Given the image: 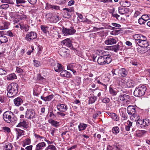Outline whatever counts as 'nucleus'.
Masks as SVG:
<instances>
[{
	"label": "nucleus",
	"mask_w": 150,
	"mask_h": 150,
	"mask_svg": "<svg viewBox=\"0 0 150 150\" xmlns=\"http://www.w3.org/2000/svg\"><path fill=\"white\" fill-rule=\"evenodd\" d=\"M18 86L16 83H12L9 84L7 88V96L9 98L16 95L18 92Z\"/></svg>",
	"instance_id": "f257e3e1"
},
{
	"label": "nucleus",
	"mask_w": 150,
	"mask_h": 150,
	"mask_svg": "<svg viewBox=\"0 0 150 150\" xmlns=\"http://www.w3.org/2000/svg\"><path fill=\"white\" fill-rule=\"evenodd\" d=\"M4 120L8 123H12L16 122L17 118L13 113L10 111H7L5 112L3 115Z\"/></svg>",
	"instance_id": "f03ea898"
},
{
	"label": "nucleus",
	"mask_w": 150,
	"mask_h": 150,
	"mask_svg": "<svg viewBox=\"0 0 150 150\" xmlns=\"http://www.w3.org/2000/svg\"><path fill=\"white\" fill-rule=\"evenodd\" d=\"M111 54H108L100 57L98 59L97 62L99 65H103L106 64H109L111 62Z\"/></svg>",
	"instance_id": "7ed1b4c3"
},
{
	"label": "nucleus",
	"mask_w": 150,
	"mask_h": 150,
	"mask_svg": "<svg viewBox=\"0 0 150 150\" xmlns=\"http://www.w3.org/2000/svg\"><path fill=\"white\" fill-rule=\"evenodd\" d=\"M146 90V88L145 86H139L138 88H135L134 95L135 96L138 97L142 96L145 94Z\"/></svg>",
	"instance_id": "20e7f679"
},
{
	"label": "nucleus",
	"mask_w": 150,
	"mask_h": 150,
	"mask_svg": "<svg viewBox=\"0 0 150 150\" xmlns=\"http://www.w3.org/2000/svg\"><path fill=\"white\" fill-rule=\"evenodd\" d=\"M140 39L138 42H139L138 45L142 47L146 48L149 45V44L147 40L146 37L141 34H140Z\"/></svg>",
	"instance_id": "39448f33"
},
{
	"label": "nucleus",
	"mask_w": 150,
	"mask_h": 150,
	"mask_svg": "<svg viewBox=\"0 0 150 150\" xmlns=\"http://www.w3.org/2000/svg\"><path fill=\"white\" fill-rule=\"evenodd\" d=\"M136 106L132 105H129L127 108V112L128 115H131V117H134V118L139 116L136 113Z\"/></svg>",
	"instance_id": "423d86ee"
},
{
	"label": "nucleus",
	"mask_w": 150,
	"mask_h": 150,
	"mask_svg": "<svg viewBox=\"0 0 150 150\" xmlns=\"http://www.w3.org/2000/svg\"><path fill=\"white\" fill-rule=\"evenodd\" d=\"M76 32L73 27H71L69 28H68L63 27L62 32L64 36H67L74 34Z\"/></svg>",
	"instance_id": "0eeeda50"
},
{
	"label": "nucleus",
	"mask_w": 150,
	"mask_h": 150,
	"mask_svg": "<svg viewBox=\"0 0 150 150\" xmlns=\"http://www.w3.org/2000/svg\"><path fill=\"white\" fill-rule=\"evenodd\" d=\"M37 37V33L34 31H31L28 32L26 35L25 39L28 41L30 42L36 38Z\"/></svg>",
	"instance_id": "6e6552de"
},
{
	"label": "nucleus",
	"mask_w": 150,
	"mask_h": 150,
	"mask_svg": "<svg viewBox=\"0 0 150 150\" xmlns=\"http://www.w3.org/2000/svg\"><path fill=\"white\" fill-rule=\"evenodd\" d=\"M13 18V21L14 23H17L20 20H24L27 18V16L25 14L20 15L18 14H15L12 16Z\"/></svg>",
	"instance_id": "1a4fd4ad"
},
{
	"label": "nucleus",
	"mask_w": 150,
	"mask_h": 150,
	"mask_svg": "<svg viewBox=\"0 0 150 150\" xmlns=\"http://www.w3.org/2000/svg\"><path fill=\"white\" fill-rule=\"evenodd\" d=\"M35 113L31 109H27L25 113V117L28 119H31L34 117Z\"/></svg>",
	"instance_id": "9d476101"
},
{
	"label": "nucleus",
	"mask_w": 150,
	"mask_h": 150,
	"mask_svg": "<svg viewBox=\"0 0 150 150\" xmlns=\"http://www.w3.org/2000/svg\"><path fill=\"white\" fill-rule=\"evenodd\" d=\"M119 111L122 120H127L128 116L126 112L125 108H122L119 109Z\"/></svg>",
	"instance_id": "9b49d317"
},
{
	"label": "nucleus",
	"mask_w": 150,
	"mask_h": 150,
	"mask_svg": "<svg viewBox=\"0 0 150 150\" xmlns=\"http://www.w3.org/2000/svg\"><path fill=\"white\" fill-rule=\"evenodd\" d=\"M29 123L28 121L23 120H20V122L16 126L17 127H23L27 129L29 127Z\"/></svg>",
	"instance_id": "f8f14e48"
},
{
	"label": "nucleus",
	"mask_w": 150,
	"mask_h": 150,
	"mask_svg": "<svg viewBox=\"0 0 150 150\" xmlns=\"http://www.w3.org/2000/svg\"><path fill=\"white\" fill-rule=\"evenodd\" d=\"M118 99L122 101H125L126 103L129 102L131 100L130 96L125 94H121L118 97Z\"/></svg>",
	"instance_id": "ddd939ff"
},
{
	"label": "nucleus",
	"mask_w": 150,
	"mask_h": 150,
	"mask_svg": "<svg viewBox=\"0 0 150 150\" xmlns=\"http://www.w3.org/2000/svg\"><path fill=\"white\" fill-rule=\"evenodd\" d=\"M58 110L62 112H65L68 109L67 106L65 104H59L57 105Z\"/></svg>",
	"instance_id": "4468645a"
},
{
	"label": "nucleus",
	"mask_w": 150,
	"mask_h": 150,
	"mask_svg": "<svg viewBox=\"0 0 150 150\" xmlns=\"http://www.w3.org/2000/svg\"><path fill=\"white\" fill-rule=\"evenodd\" d=\"M71 42V40L69 38H67L62 41V44L63 45H64L67 47L72 49L73 48V46Z\"/></svg>",
	"instance_id": "2eb2a0df"
},
{
	"label": "nucleus",
	"mask_w": 150,
	"mask_h": 150,
	"mask_svg": "<svg viewBox=\"0 0 150 150\" xmlns=\"http://www.w3.org/2000/svg\"><path fill=\"white\" fill-rule=\"evenodd\" d=\"M19 25L21 30H24L25 32L28 31L30 26L28 24L24 23L23 21L20 22L19 23Z\"/></svg>",
	"instance_id": "dca6fc26"
},
{
	"label": "nucleus",
	"mask_w": 150,
	"mask_h": 150,
	"mask_svg": "<svg viewBox=\"0 0 150 150\" xmlns=\"http://www.w3.org/2000/svg\"><path fill=\"white\" fill-rule=\"evenodd\" d=\"M117 40L115 38H108L105 41V44L107 45L114 44L116 43Z\"/></svg>",
	"instance_id": "f3484780"
},
{
	"label": "nucleus",
	"mask_w": 150,
	"mask_h": 150,
	"mask_svg": "<svg viewBox=\"0 0 150 150\" xmlns=\"http://www.w3.org/2000/svg\"><path fill=\"white\" fill-rule=\"evenodd\" d=\"M107 150H122L121 146L118 144L111 146L109 145L107 147Z\"/></svg>",
	"instance_id": "a211bd4d"
},
{
	"label": "nucleus",
	"mask_w": 150,
	"mask_h": 150,
	"mask_svg": "<svg viewBox=\"0 0 150 150\" xmlns=\"http://www.w3.org/2000/svg\"><path fill=\"white\" fill-rule=\"evenodd\" d=\"M60 75L63 77L68 78H70L71 76L70 73L66 70L62 71L60 73Z\"/></svg>",
	"instance_id": "6ab92c4d"
},
{
	"label": "nucleus",
	"mask_w": 150,
	"mask_h": 150,
	"mask_svg": "<svg viewBox=\"0 0 150 150\" xmlns=\"http://www.w3.org/2000/svg\"><path fill=\"white\" fill-rule=\"evenodd\" d=\"M46 146L45 143L44 142L39 143L36 145L35 150H42Z\"/></svg>",
	"instance_id": "aec40b11"
},
{
	"label": "nucleus",
	"mask_w": 150,
	"mask_h": 150,
	"mask_svg": "<svg viewBox=\"0 0 150 150\" xmlns=\"http://www.w3.org/2000/svg\"><path fill=\"white\" fill-rule=\"evenodd\" d=\"M46 8L52 9V10H60V7L58 6L51 5L50 4H47L46 7Z\"/></svg>",
	"instance_id": "412c9836"
},
{
	"label": "nucleus",
	"mask_w": 150,
	"mask_h": 150,
	"mask_svg": "<svg viewBox=\"0 0 150 150\" xmlns=\"http://www.w3.org/2000/svg\"><path fill=\"white\" fill-rule=\"evenodd\" d=\"M14 103L15 105L19 106L23 103L22 99L20 97H18L13 100Z\"/></svg>",
	"instance_id": "4be33fe9"
},
{
	"label": "nucleus",
	"mask_w": 150,
	"mask_h": 150,
	"mask_svg": "<svg viewBox=\"0 0 150 150\" xmlns=\"http://www.w3.org/2000/svg\"><path fill=\"white\" fill-rule=\"evenodd\" d=\"M132 122L129 120L125 123V129L126 131H129L130 130V129L132 127Z\"/></svg>",
	"instance_id": "5701e85b"
},
{
	"label": "nucleus",
	"mask_w": 150,
	"mask_h": 150,
	"mask_svg": "<svg viewBox=\"0 0 150 150\" xmlns=\"http://www.w3.org/2000/svg\"><path fill=\"white\" fill-rule=\"evenodd\" d=\"M54 70L56 72H60L63 70L62 66V64L57 63L54 66Z\"/></svg>",
	"instance_id": "b1692460"
},
{
	"label": "nucleus",
	"mask_w": 150,
	"mask_h": 150,
	"mask_svg": "<svg viewBox=\"0 0 150 150\" xmlns=\"http://www.w3.org/2000/svg\"><path fill=\"white\" fill-rule=\"evenodd\" d=\"M48 122L51 124L53 126L56 127H58L60 125L59 122H58L52 119H49Z\"/></svg>",
	"instance_id": "393cba45"
},
{
	"label": "nucleus",
	"mask_w": 150,
	"mask_h": 150,
	"mask_svg": "<svg viewBox=\"0 0 150 150\" xmlns=\"http://www.w3.org/2000/svg\"><path fill=\"white\" fill-rule=\"evenodd\" d=\"M12 148V145L9 143L4 144L3 146V150H11Z\"/></svg>",
	"instance_id": "a878e982"
},
{
	"label": "nucleus",
	"mask_w": 150,
	"mask_h": 150,
	"mask_svg": "<svg viewBox=\"0 0 150 150\" xmlns=\"http://www.w3.org/2000/svg\"><path fill=\"white\" fill-rule=\"evenodd\" d=\"M87 127V125L86 124L83 122L80 123L78 126L79 131H81L85 130Z\"/></svg>",
	"instance_id": "bb28decb"
},
{
	"label": "nucleus",
	"mask_w": 150,
	"mask_h": 150,
	"mask_svg": "<svg viewBox=\"0 0 150 150\" xmlns=\"http://www.w3.org/2000/svg\"><path fill=\"white\" fill-rule=\"evenodd\" d=\"M119 73L122 77H125L128 74V72L126 69L124 68H122L119 69Z\"/></svg>",
	"instance_id": "cd10ccee"
},
{
	"label": "nucleus",
	"mask_w": 150,
	"mask_h": 150,
	"mask_svg": "<svg viewBox=\"0 0 150 150\" xmlns=\"http://www.w3.org/2000/svg\"><path fill=\"white\" fill-rule=\"evenodd\" d=\"M15 130L17 132V139H18L20 137L23 135L24 134L25 131L24 130H22L18 128L16 129Z\"/></svg>",
	"instance_id": "c85d7f7f"
},
{
	"label": "nucleus",
	"mask_w": 150,
	"mask_h": 150,
	"mask_svg": "<svg viewBox=\"0 0 150 150\" xmlns=\"http://www.w3.org/2000/svg\"><path fill=\"white\" fill-rule=\"evenodd\" d=\"M134 85V81L131 80H128L125 84L126 87L129 88L133 87Z\"/></svg>",
	"instance_id": "c756f323"
},
{
	"label": "nucleus",
	"mask_w": 150,
	"mask_h": 150,
	"mask_svg": "<svg viewBox=\"0 0 150 150\" xmlns=\"http://www.w3.org/2000/svg\"><path fill=\"white\" fill-rule=\"evenodd\" d=\"M8 41V39L4 35H0V45L2 43L6 42Z\"/></svg>",
	"instance_id": "7c9ffc66"
},
{
	"label": "nucleus",
	"mask_w": 150,
	"mask_h": 150,
	"mask_svg": "<svg viewBox=\"0 0 150 150\" xmlns=\"http://www.w3.org/2000/svg\"><path fill=\"white\" fill-rule=\"evenodd\" d=\"M140 116H137L133 120L135 121H137L136 125L137 127L139 128V127L141 126V124L143 123V120H139Z\"/></svg>",
	"instance_id": "2f4dec72"
},
{
	"label": "nucleus",
	"mask_w": 150,
	"mask_h": 150,
	"mask_svg": "<svg viewBox=\"0 0 150 150\" xmlns=\"http://www.w3.org/2000/svg\"><path fill=\"white\" fill-rule=\"evenodd\" d=\"M147 132V131L145 130H138L136 132V136L139 137H143Z\"/></svg>",
	"instance_id": "473e14b6"
},
{
	"label": "nucleus",
	"mask_w": 150,
	"mask_h": 150,
	"mask_svg": "<svg viewBox=\"0 0 150 150\" xmlns=\"http://www.w3.org/2000/svg\"><path fill=\"white\" fill-rule=\"evenodd\" d=\"M109 93L112 96H115L116 95L117 92L115 88H112L110 86L109 87Z\"/></svg>",
	"instance_id": "72a5a7b5"
},
{
	"label": "nucleus",
	"mask_w": 150,
	"mask_h": 150,
	"mask_svg": "<svg viewBox=\"0 0 150 150\" xmlns=\"http://www.w3.org/2000/svg\"><path fill=\"white\" fill-rule=\"evenodd\" d=\"M17 77L14 73H12L7 76V79L8 80H13L14 79H16Z\"/></svg>",
	"instance_id": "f704fd0d"
},
{
	"label": "nucleus",
	"mask_w": 150,
	"mask_h": 150,
	"mask_svg": "<svg viewBox=\"0 0 150 150\" xmlns=\"http://www.w3.org/2000/svg\"><path fill=\"white\" fill-rule=\"evenodd\" d=\"M97 98L96 96H91L89 98V104H92L94 103L97 100Z\"/></svg>",
	"instance_id": "c9c22d12"
},
{
	"label": "nucleus",
	"mask_w": 150,
	"mask_h": 150,
	"mask_svg": "<svg viewBox=\"0 0 150 150\" xmlns=\"http://www.w3.org/2000/svg\"><path fill=\"white\" fill-rule=\"evenodd\" d=\"M113 51L117 52L118 50H120L122 48V47L120 46L118 44L113 45Z\"/></svg>",
	"instance_id": "e433bc0d"
},
{
	"label": "nucleus",
	"mask_w": 150,
	"mask_h": 150,
	"mask_svg": "<svg viewBox=\"0 0 150 150\" xmlns=\"http://www.w3.org/2000/svg\"><path fill=\"white\" fill-rule=\"evenodd\" d=\"M143 121L145 125L146 128H147V127L150 125V120L148 119H145L143 120Z\"/></svg>",
	"instance_id": "4c0bfd02"
},
{
	"label": "nucleus",
	"mask_w": 150,
	"mask_h": 150,
	"mask_svg": "<svg viewBox=\"0 0 150 150\" xmlns=\"http://www.w3.org/2000/svg\"><path fill=\"white\" fill-rule=\"evenodd\" d=\"M76 65V64L75 63H72L68 64L67 66V69L71 71L74 69Z\"/></svg>",
	"instance_id": "58836bf2"
},
{
	"label": "nucleus",
	"mask_w": 150,
	"mask_h": 150,
	"mask_svg": "<svg viewBox=\"0 0 150 150\" xmlns=\"http://www.w3.org/2000/svg\"><path fill=\"white\" fill-rule=\"evenodd\" d=\"M49 28L48 26H45L44 25H42L40 26V28L42 31L45 33H47V29Z\"/></svg>",
	"instance_id": "ea45409f"
},
{
	"label": "nucleus",
	"mask_w": 150,
	"mask_h": 150,
	"mask_svg": "<svg viewBox=\"0 0 150 150\" xmlns=\"http://www.w3.org/2000/svg\"><path fill=\"white\" fill-rule=\"evenodd\" d=\"M140 35V34H137L135 35L134 36V39L135 40V42L136 44H137L138 45L139 43L138 42V40H139Z\"/></svg>",
	"instance_id": "a19ab883"
},
{
	"label": "nucleus",
	"mask_w": 150,
	"mask_h": 150,
	"mask_svg": "<svg viewBox=\"0 0 150 150\" xmlns=\"http://www.w3.org/2000/svg\"><path fill=\"white\" fill-rule=\"evenodd\" d=\"M119 12L120 13L122 14L126 13L127 11L126 10L125 8L120 7L119 8Z\"/></svg>",
	"instance_id": "79ce46f5"
},
{
	"label": "nucleus",
	"mask_w": 150,
	"mask_h": 150,
	"mask_svg": "<svg viewBox=\"0 0 150 150\" xmlns=\"http://www.w3.org/2000/svg\"><path fill=\"white\" fill-rule=\"evenodd\" d=\"M51 150H57L55 146L53 145H49L47 147H46L45 150H48L49 149Z\"/></svg>",
	"instance_id": "37998d69"
},
{
	"label": "nucleus",
	"mask_w": 150,
	"mask_h": 150,
	"mask_svg": "<svg viewBox=\"0 0 150 150\" xmlns=\"http://www.w3.org/2000/svg\"><path fill=\"white\" fill-rule=\"evenodd\" d=\"M119 129L117 127H114L112 128V131L113 133L115 134H117L119 132Z\"/></svg>",
	"instance_id": "c03bdc74"
},
{
	"label": "nucleus",
	"mask_w": 150,
	"mask_h": 150,
	"mask_svg": "<svg viewBox=\"0 0 150 150\" xmlns=\"http://www.w3.org/2000/svg\"><path fill=\"white\" fill-rule=\"evenodd\" d=\"M141 17L146 22L150 19V15L149 14H144L142 15Z\"/></svg>",
	"instance_id": "a18cd8bd"
},
{
	"label": "nucleus",
	"mask_w": 150,
	"mask_h": 150,
	"mask_svg": "<svg viewBox=\"0 0 150 150\" xmlns=\"http://www.w3.org/2000/svg\"><path fill=\"white\" fill-rule=\"evenodd\" d=\"M130 63L133 66H135L136 67H137L138 65L139 64V63L137 61L134 59L132 60L131 61Z\"/></svg>",
	"instance_id": "49530a36"
},
{
	"label": "nucleus",
	"mask_w": 150,
	"mask_h": 150,
	"mask_svg": "<svg viewBox=\"0 0 150 150\" xmlns=\"http://www.w3.org/2000/svg\"><path fill=\"white\" fill-rule=\"evenodd\" d=\"M9 7V5L8 4H6L1 5L0 6V8L1 9L6 10Z\"/></svg>",
	"instance_id": "de8ad7c7"
},
{
	"label": "nucleus",
	"mask_w": 150,
	"mask_h": 150,
	"mask_svg": "<svg viewBox=\"0 0 150 150\" xmlns=\"http://www.w3.org/2000/svg\"><path fill=\"white\" fill-rule=\"evenodd\" d=\"M49 61V64L52 66H54L57 64V62H55L53 59H50Z\"/></svg>",
	"instance_id": "09e8293b"
},
{
	"label": "nucleus",
	"mask_w": 150,
	"mask_h": 150,
	"mask_svg": "<svg viewBox=\"0 0 150 150\" xmlns=\"http://www.w3.org/2000/svg\"><path fill=\"white\" fill-rule=\"evenodd\" d=\"M54 97V95L53 94H51L45 97V98L46 102L50 101Z\"/></svg>",
	"instance_id": "8fccbe9b"
},
{
	"label": "nucleus",
	"mask_w": 150,
	"mask_h": 150,
	"mask_svg": "<svg viewBox=\"0 0 150 150\" xmlns=\"http://www.w3.org/2000/svg\"><path fill=\"white\" fill-rule=\"evenodd\" d=\"M10 23L8 22H5L4 23V27L2 29H7L8 28Z\"/></svg>",
	"instance_id": "3c124183"
},
{
	"label": "nucleus",
	"mask_w": 150,
	"mask_h": 150,
	"mask_svg": "<svg viewBox=\"0 0 150 150\" xmlns=\"http://www.w3.org/2000/svg\"><path fill=\"white\" fill-rule=\"evenodd\" d=\"M33 62L34 65L36 67H38L40 65V62L39 61L34 59Z\"/></svg>",
	"instance_id": "603ef678"
},
{
	"label": "nucleus",
	"mask_w": 150,
	"mask_h": 150,
	"mask_svg": "<svg viewBox=\"0 0 150 150\" xmlns=\"http://www.w3.org/2000/svg\"><path fill=\"white\" fill-rule=\"evenodd\" d=\"M63 10H66V11H65V12H71L73 11H74V8L73 7H71L70 8H64L63 9Z\"/></svg>",
	"instance_id": "864d4df0"
},
{
	"label": "nucleus",
	"mask_w": 150,
	"mask_h": 150,
	"mask_svg": "<svg viewBox=\"0 0 150 150\" xmlns=\"http://www.w3.org/2000/svg\"><path fill=\"white\" fill-rule=\"evenodd\" d=\"M146 22V21L142 17L139 18L138 20V23L140 25L144 24Z\"/></svg>",
	"instance_id": "5fc2aeb1"
},
{
	"label": "nucleus",
	"mask_w": 150,
	"mask_h": 150,
	"mask_svg": "<svg viewBox=\"0 0 150 150\" xmlns=\"http://www.w3.org/2000/svg\"><path fill=\"white\" fill-rule=\"evenodd\" d=\"M2 3H6L11 4H13L14 2L13 0H1Z\"/></svg>",
	"instance_id": "6e6d98bb"
},
{
	"label": "nucleus",
	"mask_w": 150,
	"mask_h": 150,
	"mask_svg": "<svg viewBox=\"0 0 150 150\" xmlns=\"http://www.w3.org/2000/svg\"><path fill=\"white\" fill-rule=\"evenodd\" d=\"M70 12H64V16L65 18L69 19L71 17V14Z\"/></svg>",
	"instance_id": "4d7b16f0"
},
{
	"label": "nucleus",
	"mask_w": 150,
	"mask_h": 150,
	"mask_svg": "<svg viewBox=\"0 0 150 150\" xmlns=\"http://www.w3.org/2000/svg\"><path fill=\"white\" fill-rule=\"evenodd\" d=\"M123 4L124 6L128 7L131 5V4L130 2L126 0L123 2Z\"/></svg>",
	"instance_id": "13d9d810"
},
{
	"label": "nucleus",
	"mask_w": 150,
	"mask_h": 150,
	"mask_svg": "<svg viewBox=\"0 0 150 150\" xmlns=\"http://www.w3.org/2000/svg\"><path fill=\"white\" fill-rule=\"evenodd\" d=\"M40 91H39L37 88H34L33 91V94L34 96H38L40 94Z\"/></svg>",
	"instance_id": "bf43d9fd"
},
{
	"label": "nucleus",
	"mask_w": 150,
	"mask_h": 150,
	"mask_svg": "<svg viewBox=\"0 0 150 150\" xmlns=\"http://www.w3.org/2000/svg\"><path fill=\"white\" fill-rule=\"evenodd\" d=\"M37 79L42 82L45 79V78L42 76L41 75L39 74L37 75Z\"/></svg>",
	"instance_id": "052dcab7"
},
{
	"label": "nucleus",
	"mask_w": 150,
	"mask_h": 150,
	"mask_svg": "<svg viewBox=\"0 0 150 150\" xmlns=\"http://www.w3.org/2000/svg\"><path fill=\"white\" fill-rule=\"evenodd\" d=\"M57 1V3L59 4H64L66 2V0H55Z\"/></svg>",
	"instance_id": "680f3d73"
},
{
	"label": "nucleus",
	"mask_w": 150,
	"mask_h": 150,
	"mask_svg": "<svg viewBox=\"0 0 150 150\" xmlns=\"http://www.w3.org/2000/svg\"><path fill=\"white\" fill-rule=\"evenodd\" d=\"M63 112L62 111H59V112H57V113L58 116L63 117L65 115V114L63 113Z\"/></svg>",
	"instance_id": "e2e57ef3"
},
{
	"label": "nucleus",
	"mask_w": 150,
	"mask_h": 150,
	"mask_svg": "<svg viewBox=\"0 0 150 150\" xmlns=\"http://www.w3.org/2000/svg\"><path fill=\"white\" fill-rule=\"evenodd\" d=\"M110 101L109 98H105L102 99V102L104 103H107L109 102Z\"/></svg>",
	"instance_id": "0e129e2a"
},
{
	"label": "nucleus",
	"mask_w": 150,
	"mask_h": 150,
	"mask_svg": "<svg viewBox=\"0 0 150 150\" xmlns=\"http://www.w3.org/2000/svg\"><path fill=\"white\" fill-rule=\"evenodd\" d=\"M60 19L61 18L59 16H56L54 17V23H56L58 22Z\"/></svg>",
	"instance_id": "69168bd1"
},
{
	"label": "nucleus",
	"mask_w": 150,
	"mask_h": 150,
	"mask_svg": "<svg viewBox=\"0 0 150 150\" xmlns=\"http://www.w3.org/2000/svg\"><path fill=\"white\" fill-rule=\"evenodd\" d=\"M7 74L6 71L2 68H0V75H6Z\"/></svg>",
	"instance_id": "338daca9"
},
{
	"label": "nucleus",
	"mask_w": 150,
	"mask_h": 150,
	"mask_svg": "<svg viewBox=\"0 0 150 150\" xmlns=\"http://www.w3.org/2000/svg\"><path fill=\"white\" fill-rule=\"evenodd\" d=\"M137 51L138 52L140 53H141V54H143V53H145V52H146V51L145 50H143V49L142 48H137Z\"/></svg>",
	"instance_id": "774afa93"
}]
</instances>
